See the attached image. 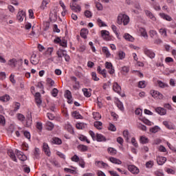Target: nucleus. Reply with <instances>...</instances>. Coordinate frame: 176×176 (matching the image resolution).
Listing matches in <instances>:
<instances>
[{
	"instance_id": "nucleus-34",
	"label": "nucleus",
	"mask_w": 176,
	"mask_h": 176,
	"mask_svg": "<svg viewBox=\"0 0 176 176\" xmlns=\"http://www.w3.org/2000/svg\"><path fill=\"white\" fill-rule=\"evenodd\" d=\"M108 153L109 154H111L112 156H115V155H116L118 153V151H116V149L112 148V147H109L108 149Z\"/></svg>"
},
{
	"instance_id": "nucleus-42",
	"label": "nucleus",
	"mask_w": 176,
	"mask_h": 176,
	"mask_svg": "<svg viewBox=\"0 0 176 176\" xmlns=\"http://www.w3.org/2000/svg\"><path fill=\"white\" fill-rule=\"evenodd\" d=\"M82 91L85 97H90L91 96V93H90V91H89V89L86 88H83Z\"/></svg>"
},
{
	"instance_id": "nucleus-63",
	"label": "nucleus",
	"mask_w": 176,
	"mask_h": 176,
	"mask_svg": "<svg viewBox=\"0 0 176 176\" xmlns=\"http://www.w3.org/2000/svg\"><path fill=\"white\" fill-rule=\"evenodd\" d=\"M157 35V32L155 30H150V36L151 38H153Z\"/></svg>"
},
{
	"instance_id": "nucleus-29",
	"label": "nucleus",
	"mask_w": 176,
	"mask_h": 176,
	"mask_svg": "<svg viewBox=\"0 0 176 176\" xmlns=\"http://www.w3.org/2000/svg\"><path fill=\"white\" fill-rule=\"evenodd\" d=\"M52 142V144H56V145H61V144H63V142L58 138H53Z\"/></svg>"
},
{
	"instance_id": "nucleus-14",
	"label": "nucleus",
	"mask_w": 176,
	"mask_h": 176,
	"mask_svg": "<svg viewBox=\"0 0 176 176\" xmlns=\"http://www.w3.org/2000/svg\"><path fill=\"white\" fill-rule=\"evenodd\" d=\"M30 62L33 64V65H36V64L39 63V59L36 57V54H33L31 56Z\"/></svg>"
},
{
	"instance_id": "nucleus-32",
	"label": "nucleus",
	"mask_w": 176,
	"mask_h": 176,
	"mask_svg": "<svg viewBox=\"0 0 176 176\" xmlns=\"http://www.w3.org/2000/svg\"><path fill=\"white\" fill-rule=\"evenodd\" d=\"M10 100V96L9 95H5L0 97V101L3 102H8Z\"/></svg>"
},
{
	"instance_id": "nucleus-4",
	"label": "nucleus",
	"mask_w": 176,
	"mask_h": 176,
	"mask_svg": "<svg viewBox=\"0 0 176 176\" xmlns=\"http://www.w3.org/2000/svg\"><path fill=\"white\" fill-rule=\"evenodd\" d=\"M151 95L153 98H157L158 100H163V94H162L159 91L151 90L150 91Z\"/></svg>"
},
{
	"instance_id": "nucleus-50",
	"label": "nucleus",
	"mask_w": 176,
	"mask_h": 176,
	"mask_svg": "<svg viewBox=\"0 0 176 176\" xmlns=\"http://www.w3.org/2000/svg\"><path fill=\"white\" fill-rule=\"evenodd\" d=\"M146 87V84L145 83V81H140L138 84V87L140 89H144Z\"/></svg>"
},
{
	"instance_id": "nucleus-22",
	"label": "nucleus",
	"mask_w": 176,
	"mask_h": 176,
	"mask_svg": "<svg viewBox=\"0 0 176 176\" xmlns=\"http://www.w3.org/2000/svg\"><path fill=\"white\" fill-rule=\"evenodd\" d=\"M8 156H10L11 159H12L14 162H17V158H16V155L14 154V153H13L12 150H8Z\"/></svg>"
},
{
	"instance_id": "nucleus-45",
	"label": "nucleus",
	"mask_w": 176,
	"mask_h": 176,
	"mask_svg": "<svg viewBox=\"0 0 176 176\" xmlns=\"http://www.w3.org/2000/svg\"><path fill=\"white\" fill-rule=\"evenodd\" d=\"M72 116H73V118H75L76 119H80V114H79V112H78V111H74L73 113H72Z\"/></svg>"
},
{
	"instance_id": "nucleus-39",
	"label": "nucleus",
	"mask_w": 176,
	"mask_h": 176,
	"mask_svg": "<svg viewBox=\"0 0 176 176\" xmlns=\"http://www.w3.org/2000/svg\"><path fill=\"white\" fill-rule=\"evenodd\" d=\"M140 142L141 144H148V142H149V139H148V138H146V136H141Z\"/></svg>"
},
{
	"instance_id": "nucleus-51",
	"label": "nucleus",
	"mask_w": 176,
	"mask_h": 176,
	"mask_svg": "<svg viewBox=\"0 0 176 176\" xmlns=\"http://www.w3.org/2000/svg\"><path fill=\"white\" fill-rule=\"evenodd\" d=\"M66 130L69 131V133H74V129L71 124H66L65 125Z\"/></svg>"
},
{
	"instance_id": "nucleus-52",
	"label": "nucleus",
	"mask_w": 176,
	"mask_h": 176,
	"mask_svg": "<svg viewBox=\"0 0 176 176\" xmlns=\"http://www.w3.org/2000/svg\"><path fill=\"white\" fill-rule=\"evenodd\" d=\"M140 120H142L144 124H147V126H152V122L147 119H140Z\"/></svg>"
},
{
	"instance_id": "nucleus-16",
	"label": "nucleus",
	"mask_w": 176,
	"mask_h": 176,
	"mask_svg": "<svg viewBox=\"0 0 176 176\" xmlns=\"http://www.w3.org/2000/svg\"><path fill=\"white\" fill-rule=\"evenodd\" d=\"M65 96L68 100L67 102L69 104H71L72 102V94H71V92L69 90H67Z\"/></svg>"
},
{
	"instance_id": "nucleus-19",
	"label": "nucleus",
	"mask_w": 176,
	"mask_h": 176,
	"mask_svg": "<svg viewBox=\"0 0 176 176\" xmlns=\"http://www.w3.org/2000/svg\"><path fill=\"white\" fill-rule=\"evenodd\" d=\"M8 65H10V67H11L12 68H15L16 65H17V59L16 58L10 59L8 61Z\"/></svg>"
},
{
	"instance_id": "nucleus-5",
	"label": "nucleus",
	"mask_w": 176,
	"mask_h": 176,
	"mask_svg": "<svg viewBox=\"0 0 176 176\" xmlns=\"http://www.w3.org/2000/svg\"><path fill=\"white\" fill-rule=\"evenodd\" d=\"M69 6L70 9L73 10V12H76V13H79L82 10L80 6L75 3H70Z\"/></svg>"
},
{
	"instance_id": "nucleus-61",
	"label": "nucleus",
	"mask_w": 176,
	"mask_h": 176,
	"mask_svg": "<svg viewBox=\"0 0 176 176\" xmlns=\"http://www.w3.org/2000/svg\"><path fill=\"white\" fill-rule=\"evenodd\" d=\"M79 157H78V155H74L72 157V162H76V163H78V162H79Z\"/></svg>"
},
{
	"instance_id": "nucleus-21",
	"label": "nucleus",
	"mask_w": 176,
	"mask_h": 176,
	"mask_svg": "<svg viewBox=\"0 0 176 176\" xmlns=\"http://www.w3.org/2000/svg\"><path fill=\"white\" fill-rule=\"evenodd\" d=\"M35 101L37 105H41L42 104V100H41V94L39 92L35 94Z\"/></svg>"
},
{
	"instance_id": "nucleus-53",
	"label": "nucleus",
	"mask_w": 176,
	"mask_h": 176,
	"mask_svg": "<svg viewBox=\"0 0 176 176\" xmlns=\"http://www.w3.org/2000/svg\"><path fill=\"white\" fill-rule=\"evenodd\" d=\"M5 123H6L5 117L2 115H0V124L1 126H5Z\"/></svg>"
},
{
	"instance_id": "nucleus-38",
	"label": "nucleus",
	"mask_w": 176,
	"mask_h": 176,
	"mask_svg": "<svg viewBox=\"0 0 176 176\" xmlns=\"http://www.w3.org/2000/svg\"><path fill=\"white\" fill-rule=\"evenodd\" d=\"M160 34L164 36V38H166L167 36V29L162 28L160 29Z\"/></svg>"
},
{
	"instance_id": "nucleus-47",
	"label": "nucleus",
	"mask_w": 176,
	"mask_h": 176,
	"mask_svg": "<svg viewBox=\"0 0 176 176\" xmlns=\"http://www.w3.org/2000/svg\"><path fill=\"white\" fill-rule=\"evenodd\" d=\"M79 140H80V141H86V142L87 143V144H90V140H87V138L86 137V136H85V135H80V137H79Z\"/></svg>"
},
{
	"instance_id": "nucleus-6",
	"label": "nucleus",
	"mask_w": 176,
	"mask_h": 176,
	"mask_svg": "<svg viewBox=\"0 0 176 176\" xmlns=\"http://www.w3.org/2000/svg\"><path fill=\"white\" fill-rule=\"evenodd\" d=\"M104 65L105 68L109 69L108 72L110 74V75H113V74H115V69H113V65H112L111 63L106 62Z\"/></svg>"
},
{
	"instance_id": "nucleus-17",
	"label": "nucleus",
	"mask_w": 176,
	"mask_h": 176,
	"mask_svg": "<svg viewBox=\"0 0 176 176\" xmlns=\"http://www.w3.org/2000/svg\"><path fill=\"white\" fill-rule=\"evenodd\" d=\"M95 164L96 166H97V167H100V168L103 167V168H107V167H108V164L104 163V162L102 161H96L95 162Z\"/></svg>"
},
{
	"instance_id": "nucleus-48",
	"label": "nucleus",
	"mask_w": 176,
	"mask_h": 176,
	"mask_svg": "<svg viewBox=\"0 0 176 176\" xmlns=\"http://www.w3.org/2000/svg\"><path fill=\"white\" fill-rule=\"evenodd\" d=\"M163 124H164V126H166V127L167 129H169V130H171V129H174V127H173L172 125H170V123H168V122H167V121H164V122H163Z\"/></svg>"
},
{
	"instance_id": "nucleus-31",
	"label": "nucleus",
	"mask_w": 176,
	"mask_h": 176,
	"mask_svg": "<svg viewBox=\"0 0 176 176\" xmlns=\"http://www.w3.org/2000/svg\"><path fill=\"white\" fill-rule=\"evenodd\" d=\"M146 14L148 17H149V19H151V20H153V21H156V17H155V15H153L151 11L149 10H146Z\"/></svg>"
},
{
	"instance_id": "nucleus-41",
	"label": "nucleus",
	"mask_w": 176,
	"mask_h": 176,
	"mask_svg": "<svg viewBox=\"0 0 176 176\" xmlns=\"http://www.w3.org/2000/svg\"><path fill=\"white\" fill-rule=\"evenodd\" d=\"M93 118L95 120H100L101 119V115L98 112L93 113Z\"/></svg>"
},
{
	"instance_id": "nucleus-33",
	"label": "nucleus",
	"mask_w": 176,
	"mask_h": 176,
	"mask_svg": "<svg viewBox=\"0 0 176 176\" xmlns=\"http://www.w3.org/2000/svg\"><path fill=\"white\" fill-rule=\"evenodd\" d=\"M96 141L98 142H101L102 141H105V137L101 134H96Z\"/></svg>"
},
{
	"instance_id": "nucleus-58",
	"label": "nucleus",
	"mask_w": 176,
	"mask_h": 176,
	"mask_svg": "<svg viewBox=\"0 0 176 176\" xmlns=\"http://www.w3.org/2000/svg\"><path fill=\"white\" fill-rule=\"evenodd\" d=\"M108 129L110 130V131H116V126H115V125L113 124H109Z\"/></svg>"
},
{
	"instance_id": "nucleus-44",
	"label": "nucleus",
	"mask_w": 176,
	"mask_h": 176,
	"mask_svg": "<svg viewBox=\"0 0 176 176\" xmlns=\"http://www.w3.org/2000/svg\"><path fill=\"white\" fill-rule=\"evenodd\" d=\"M95 5H96V9L98 10H102L103 7H102V4H101V3L96 1V2H95Z\"/></svg>"
},
{
	"instance_id": "nucleus-56",
	"label": "nucleus",
	"mask_w": 176,
	"mask_h": 176,
	"mask_svg": "<svg viewBox=\"0 0 176 176\" xmlns=\"http://www.w3.org/2000/svg\"><path fill=\"white\" fill-rule=\"evenodd\" d=\"M157 131H159V126H155L151 129H150V132L151 133H157Z\"/></svg>"
},
{
	"instance_id": "nucleus-18",
	"label": "nucleus",
	"mask_w": 176,
	"mask_h": 176,
	"mask_svg": "<svg viewBox=\"0 0 176 176\" xmlns=\"http://www.w3.org/2000/svg\"><path fill=\"white\" fill-rule=\"evenodd\" d=\"M160 16L164 20H166V21H173V18H171V16H170V15H167L164 13H160Z\"/></svg>"
},
{
	"instance_id": "nucleus-15",
	"label": "nucleus",
	"mask_w": 176,
	"mask_h": 176,
	"mask_svg": "<svg viewBox=\"0 0 176 176\" xmlns=\"http://www.w3.org/2000/svg\"><path fill=\"white\" fill-rule=\"evenodd\" d=\"M113 90H114V91H116V93L120 94V91H122V87H120V85H119V84H118V82H114L113 85Z\"/></svg>"
},
{
	"instance_id": "nucleus-11",
	"label": "nucleus",
	"mask_w": 176,
	"mask_h": 176,
	"mask_svg": "<svg viewBox=\"0 0 176 176\" xmlns=\"http://www.w3.org/2000/svg\"><path fill=\"white\" fill-rule=\"evenodd\" d=\"M16 19L20 22L23 21V20L25 19V12H24L23 10L19 11L16 15Z\"/></svg>"
},
{
	"instance_id": "nucleus-60",
	"label": "nucleus",
	"mask_w": 176,
	"mask_h": 176,
	"mask_svg": "<svg viewBox=\"0 0 176 176\" xmlns=\"http://www.w3.org/2000/svg\"><path fill=\"white\" fill-rule=\"evenodd\" d=\"M91 76H92V78H93L95 81H98V80H100V78H99L98 77H97V74H96V72H92Z\"/></svg>"
},
{
	"instance_id": "nucleus-25",
	"label": "nucleus",
	"mask_w": 176,
	"mask_h": 176,
	"mask_svg": "<svg viewBox=\"0 0 176 176\" xmlns=\"http://www.w3.org/2000/svg\"><path fill=\"white\" fill-rule=\"evenodd\" d=\"M157 85L160 87V89H166V87H168V84L163 82L161 80H157Z\"/></svg>"
},
{
	"instance_id": "nucleus-8",
	"label": "nucleus",
	"mask_w": 176,
	"mask_h": 176,
	"mask_svg": "<svg viewBox=\"0 0 176 176\" xmlns=\"http://www.w3.org/2000/svg\"><path fill=\"white\" fill-rule=\"evenodd\" d=\"M16 155L18 159H19V160H21V162H25V160H27V156H25V155H24L23 152L16 150Z\"/></svg>"
},
{
	"instance_id": "nucleus-40",
	"label": "nucleus",
	"mask_w": 176,
	"mask_h": 176,
	"mask_svg": "<svg viewBox=\"0 0 176 176\" xmlns=\"http://www.w3.org/2000/svg\"><path fill=\"white\" fill-rule=\"evenodd\" d=\"M60 46H63V47H67V39H65V37H63L62 39H60Z\"/></svg>"
},
{
	"instance_id": "nucleus-27",
	"label": "nucleus",
	"mask_w": 176,
	"mask_h": 176,
	"mask_svg": "<svg viewBox=\"0 0 176 176\" xmlns=\"http://www.w3.org/2000/svg\"><path fill=\"white\" fill-rule=\"evenodd\" d=\"M43 148V151L45 152V153L46 155H47L48 156H50V150L49 149V145H47V143H44Z\"/></svg>"
},
{
	"instance_id": "nucleus-10",
	"label": "nucleus",
	"mask_w": 176,
	"mask_h": 176,
	"mask_svg": "<svg viewBox=\"0 0 176 176\" xmlns=\"http://www.w3.org/2000/svg\"><path fill=\"white\" fill-rule=\"evenodd\" d=\"M101 35L102 38H103L104 41H111V36H109V32L107 30H102Z\"/></svg>"
},
{
	"instance_id": "nucleus-54",
	"label": "nucleus",
	"mask_w": 176,
	"mask_h": 176,
	"mask_svg": "<svg viewBox=\"0 0 176 176\" xmlns=\"http://www.w3.org/2000/svg\"><path fill=\"white\" fill-rule=\"evenodd\" d=\"M97 22L99 27H107V25H105V23H103L102 20L98 19Z\"/></svg>"
},
{
	"instance_id": "nucleus-28",
	"label": "nucleus",
	"mask_w": 176,
	"mask_h": 176,
	"mask_svg": "<svg viewBox=\"0 0 176 176\" xmlns=\"http://www.w3.org/2000/svg\"><path fill=\"white\" fill-rule=\"evenodd\" d=\"M46 129L49 131H52L53 129H54V124L52 123L51 122H47L45 124Z\"/></svg>"
},
{
	"instance_id": "nucleus-59",
	"label": "nucleus",
	"mask_w": 176,
	"mask_h": 176,
	"mask_svg": "<svg viewBox=\"0 0 176 176\" xmlns=\"http://www.w3.org/2000/svg\"><path fill=\"white\" fill-rule=\"evenodd\" d=\"M58 94V89L56 88H54L52 91V95L53 97H57V95Z\"/></svg>"
},
{
	"instance_id": "nucleus-20",
	"label": "nucleus",
	"mask_w": 176,
	"mask_h": 176,
	"mask_svg": "<svg viewBox=\"0 0 176 176\" xmlns=\"http://www.w3.org/2000/svg\"><path fill=\"white\" fill-rule=\"evenodd\" d=\"M109 162L113 163L114 164H122V161L120 160L111 157L109 158Z\"/></svg>"
},
{
	"instance_id": "nucleus-30",
	"label": "nucleus",
	"mask_w": 176,
	"mask_h": 176,
	"mask_svg": "<svg viewBox=\"0 0 176 176\" xmlns=\"http://www.w3.org/2000/svg\"><path fill=\"white\" fill-rule=\"evenodd\" d=\"M124 39H126V41H129V42L134 41V37L130 35L129 34H127V33L124 34Z\"/></svg>"
},
{
	"instance_id": "nucleus-24",
	"label": "nucleus",
	"mask_w": 176,
	"mask_h": 176,
	"mask_svg": "<svg viewBox=\"0 0 176 176\" xmlns=\"http://www.w3.org/2000/svg\"><path fill=\"white\" fill-rule=\"evenodd\" d=\"M140 33L141 34L142 36H144L145 39H148V33H146V30L144 28H140L139 29Z\"/></svg>"
},
{
	"instance_id": "nucleus-1",
	"label": "nucleus",
	"mask_w": 176,
	"mask_h": 176,
	"mask_svg": "<svg viewBox=\"0 0 176 176\" xmlns=\"http://www.w3.org/2000/svg\"><path fill=\"white\" fill-rule=\"evenodd\" d=\"M117 23L120 25H127L130 23V17L124 14H119L117 19Z\"/></svg>"
},
{
	"instance_id": "nucleus-36",
	"label": "nucleus",
	"mask_w": 176,
	"mask_h": 176,
	"mask_svg": "<svg viewBox=\"0 0 176 176\" xmlns=\"http://www.w3.org/2000/svg\"><path fill=\"white\" fill-rule=\"evenodd\" d=\"M78 148L81 152H86V151H87L88 147H87V146H85L83 144H80V145H78Z\"/></svg>"
},
{
	"instance_id": "nucleus-9",
	"label": "nucleus",
	"mask_w": 176,
	"mask_h": 176,
	"mask_svg": "<svg viewBox=\"0 0 176 176\" xmlns=\"http://www.w3.org/2000/svg\"><path fill=\"white\" fill-rule=\"evenodd\" d=\"M128 170L132 174H138L140 173V169L134 165H128Z\"/></svg>"
},
{
	"instance_id": "nucleus-7",
	"label": "nucleus",
	"mask_w": 176,
	"mask_h": 176,
	"mask_svg": "<svg viewBox=\"0 0 176 176\" xmlns=\"http://www.w3.org/2000/svg\"><path fill=\"white\" fill-rule=\"evenodd\" d=\"M144 53L146 54V56H147V57H149V58H155V56H156L153 51L148 48L144 49Z\"/></svg>"
},
{
	"instance_id": "nucleus-46",
	"label": "nucleus",
	"mask_w": 176,
	"mask_h": 176,
	"mask_svg": "<svg viewBox=\"0 0 176 176\" xmlns=\"http://www.w3.org/2000/svg\"><path fill=\"white\" fill-rule=\"evenodd\" d=\"M153 161H148L146 163V168H152V167H153Z\"/></svg>"
},
{
	"instance_id": "nucleus-64",
	"label": "nucleus",
	"mask_w": 176,
	"mask_h": 176,
	"mask_svg": "<svg viewBox=\"0 0 176 176\" xmlns=\"http://www.w3.org/2000/svg\"><path fill=\"white\" fill-rule=\"evenodd\" d=\"M158 150L160 151V152H167V149H166V147L162 145L158 147Z\"/></svg>"
},
{
	"instance_id": "nucleus-62",
	"label": "nucleus",
	"mask_w": 176,
	"mask_h": 176,
	"mask_svg": "<svg viewBox=\"0 0 176 176\" xmlns=\"http://www.w3.org/2000/svg\"><path fill=\"white\" fill-rule=\"evenodd\" d=\"M123 136L124 137V138L126 141H129V131H123Z\"/></svg>"
},
{
	"instance_id": "nucleus-37",
	"label": "nucleus",
	"mask_w": 176,
	"mask_h": 176,
	"mask_svg": "<svg viewBox=\"0 0 176 176\" xmlns=\"http://www.w3.org/2000/svg\"><path fill=\"white\" fill-rule=\"evenodd\" d=\"M94 126L98 129V130H101V129H102V122L96 121L94 122Z\"/></svg>"
},
{
	"instance_id": "nucleus-2",
	"label": "nucleus",
	"mask_w": 176,
	"mask_h": 176,
	"mask_svg": "<svg viewBox=\"0 0 176 176\" xmlns=\"http://www.w3.org/2000/svg\"><path fill=\"white\" fill-rule=\"evenodd\" d=\"M56 54L58 56V58H59L60 61H63V57H65V60L67 63L69 62V60H71V58L69 56V55L67 54V51L64 50H58L56 52Z\"/></svg>"
},
{
	"instance_id": "nucleus-3",
	"label": "nucleus",
	"mask_w": 176,
	"mask_h": 176,
	"mask_svg": "<svg viewBox=\"0 0 176 176\" xmlns=\"http://www.w3.org/2000/svg\"><path fill=\"white\" fill-rule=\"evenodd\" d=\"M50 19L51 21H56L57 20V7H54L51 10Z\"/></svg>"
},
{
	"instance_id": "nucleus-35",
	"label": "nucleus",
	"mask_w": 176,
	"mask_h": 176,
	"mask_svg": "<svg viewBox=\"0 0 176 176\" xmlns=\"http://www.w3.org/2000/svg\"><path fill=\"white\" fill-rule=\"evenodd\" d=\"M117 54L118 56L119 60H123L126 57V53L123 52V51H119Z\"/></svg>"
},
{
	"instance_id": "nucleus-12",
	"label": "nucleus",
	"mask_w": 176,
	"mask_h": 176,
	"mask_svg": "<svg viewBox=\"0 0 176 176\" xmlns=\"http://www.w3.org/2000/svg\"><path fill=\"white\" fill-rule=\"evenodd\" d=\"M167 162V158L166 157L158 156L157 157V163L159 166H163Z\"/></svg>"
},
{
	"instance_id": "nucleus-49",
	"label": "nucleus",
	"mask_w": 176,
	"mask_h": 176,
	"mask_svg": "<svg viewBox=\"0 0 176 176\" xmlns=\"http://www.w3.org/2000/svg\"><path fill=\"white\" fill-rule=\"evenodd\" d=\"M85 16L87 17L88 19H90L91 16H93V13H91L89 10H86L84 13Z\"/></svg>"
},
{
	"instance_id": "nucleus-43",
	"label": "nucleus",
	"mask_w": 176,
	"mask_h": 176,
	"mask_svg": "<svg viewBox=\"0 0 176 176\" xmlns=\"http://www.w3.org/2000/svg\"><path fill=\"white\" fill-rule=\"evenodd\" d=\"M16 116L17 119L19 120L21 122H24V120H25V117L21 113H18Z\"/></svg>"
},
{
	"instance_id": "nucleus-13",
	"label": "nucleus",
	"mask_w": 176,
	"mask_h": 176,
	"mask_svg": "<svg viewBox=\"0 0 176 176\" xmlns=\"http://www.w3.org/2000/svg\"><path fill=\"white\" fill-rule=\"evenodd\" d=\"M155 112L158 113V115H161V116H163V115H166L167 113V111L162 107H157L155 109Z\"/></svg>"
},
{
	"instance_id": "nucleus-55",
	"label": "nucleus",
	"mask_w": 176,
	"mask_h": 176,
	"mask_svg": "<svg viewBox=\"0 0 176 176\" xmlns=\"http://www.w3.org/2000/svg\"><path fill=\"white\" fill-rule=\"evenodd\" d=\"M36 127L37 130H39V131H42V129H43L42 122H37Z\"/></svg>"
},
{
	"instance_id": "nucleus-23",
	"label": "nucleus",
	"mask_w": 176,
	"mask_h": 176,
	"mask_svg": "<svg viewBox=\"0 0 176 176\" xmlns=\"http://www.w3.org/2000/svg\"><path fill=\"white\" fill-rule=\"evenodd\" d=\"M102 52L107 58L111 57V52H109V50L108 49V47H103L102 49Z\"/></svg>"
},
{
	"instance_id": "nucleus-26",
	"label": "nucleus",
	"mask_w": 176,
	"mask_h": 176,
	"mask_svg": "<svg viewBox=\"0 0 176 176\" xmlns=\"http://www.w3.org/2000/svg\"><path fill=\"white\" fill-rule=\"evenodd\" d=\"M87 34H89V31L87 29H82L80 31V36L84 39L87 38Z\"/></svg>"
},
{
	"instance_id": "nucleus-57",
	"label": "nucleus",
	"mask_w": 176,
	"mask_h": 176,
	"mask_svg": "<svg viewBox=\"0 0 176 176\" xmlns=\"http://www.w3.org/2000/svg\"><path fill=\"white\" fill-rule=\"evenodd\" d=\"M46 81L50 86H54V80H52V78H48Z\"/></svg>"
}]
</instances>
